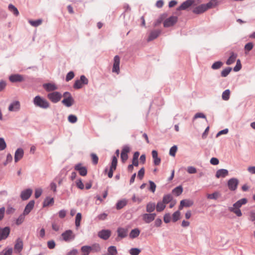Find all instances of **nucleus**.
Masks as SVG:
<instances>
[{"label": "nucleus", "mask_w": 255, "mask_h": 255, "mask_svg": "<svg viewBox=\"0 0 255 255\" xmlns=\"http://www.w3.org/2000/svg\"><path fill=\"white\" fill-rule=\"evenodd\" d=\"M6 147V144L3 138H0V151L4 150Z\"/></svg>", "instance_id": "54"}, {"label": "nucleus", "mask_w": 255, "mask_h": 255, "mask_svg": "<svg viewBox=\"0 0 255 255\" xmlns=\"http://www.w3.org/2000/svg\"><path fill=\"white\" fill-rule=\"evenodd\" d=\"M9 80L11 82H20L24 80L22 75L20 74H12L9 77Z\"/></svg>", "instance_id": "16"}, {"label": "nucleus", "mask_w": 255, "mask_h": 255, "mask_svg": "<svg viewBox=\"0 0 255 255\" xmlns=\"http://www.w3.org/2000/svg\"><path fill=\"white\" fill-rule=\"evenodd\" d=\"M173 200V197L170 194H167L164 195L163 197L162 202L165 204H167L172 201Z\"/></svg>", "instance_id": "37"}, {"label": "nucleus", "mask_w": 255, "mask_h": 255, "mask_svg": "<svg viewBox=\"0 0 255 255\" xmlns=\"http://www.w3.org/2000/svg\"><path fill=\"white\" fill-rule=\"evenodd\" d=\"M155 204L154 203L150 202L148 203L146 206V211L148 213H152L155 209Z\"/></svg>", "instance_id": "31"}, {"label": "nucleus", "mask_w": 255, "mask_h": 255, "mask_svg": "<svg viewBox=\"0 0 255 255\" xmlns=\"http://www.w3.org/2000/svg\"><path fill=\"white\" fill-rule=\"evenodd\" d=\"M140 234V230L138 228L132 229L129 233V237L131 239H134L137 237Z\"/></svg>", "instance_id": "33"}, {"label": "nucleus", "mask_w": 255, "mask_h": 255, "mask_svg": "<svg viewBox=\"0 0 255 255\" xmlns=\"http://www.w3.org/2000/svg\"><path fill=\"white\" fill-rule=\"evenodd\" d=\"M23 248V242L19 238L17 239L14 245V251L16 253H20Z\"/></svg>", "instance_id": "24"}, {"label": "nucleus", "mask_w": 255, "mask_h": 255, "mask_svg": "<svg viewBox=\"0 0 255 255\" xmlns=\"http://www.w3.org/2000/svg\"><path fill=\"white\" fill-rule=\"evenodd\" d=\"M42 190L41 188H37L35 190L34 196L35 198H38L41 195Z\"/></svg>", "instance_id": "62"}, {"label": "nucleus", "mask_w": 255, "mask_h": 255, "mask_svg": "<svg viewBox=\"0 0 255 255\" xmlns=\"http://www.w3.org/2000/svg\"><path fill=\"white\" fill-rule=\"evenodd\" d=\"M238 55L233 52L231 53V55L226 61V64L230 65L235 62Z\"/></svg>", "instance_id": "29"}, {"label": "nucleus", "mask_w": 255, "mask_h": 255, "mask_svg": "<svg viewBox=\"0 0 255 255\" xmlns=\"http://www.w3.org/2000/svg\"><path fill=\"white\" fill-rule=\"evenodd\" d=\"M229 174L228 170L225 169H221L218 170L216 173V177L218 178L220 177L224 178Z\"/></svg>", "instance_id": "25"}, {"label": "nucleus", "mask_w": 255, "mask_h": 255, "mask_svg": "<svg viewBox=\"0 0 255 255\" xmlns=\"http://www.w3.org/2000/svg\"><path fill=\"white\" fill-rule=\"evenodd\" d=\"M20 109V104L18 101H13L10 103L8 108L9 112H17Z\"/></svg>", "instance_id": "9"}, {"label": "nucleus", "mask_w": 255, "mask_h": 255, "mask_svg": "<svg viewBox=\"0 0 255 255\" xmlns=\"http://www.w3.org/2000/svg\"><path fill=\"white\" fill-rule=\"evenodd\" d=\"M194 204L192 200L189 199L182 200L180 201V205L179 207V210L182 209L184 207H189L192 206Z\"/></svg>", "instance_id": "18"}, {"label": "nucleus", "mask_w": 255, "mask_h": 255, "mask_svg": "<svg viewBox=\"0 0 255 255\" xmlns=\"http://www.w3.org/2000/svg\"><path fill=\"white\" fill-rule=\"evenodd\" d=\"M34 200H30L25 207L23 213L26 215H27L34 208Z\"/></svg>", "instance_id": "17"}, {"label": "nucleus", "mask_w": 255, "mask_h": 255, "mask_svg": "<svg viewBox=\"0 0 255 255\" xmlns=\"http://www.w3.org/2000/svg\"><path fill=\"white\" fill-rule=\"evenodd\" d=\"M140 252V250L138 248H131L129 253L131 255H138Z\"/></svg>", "instance_id": "53"}, {"label": "nucleus", "mask_w": 255, "mask_h": 255, "mask_svg": "<svg viewBox=\"0 0 255 255\" xmlns=\"http://www.w3.org/2000/svg\"><path fill=\"white\" fill-rule=\"evenodd\" d=\"M156 207V211L158 212H162L166 207L165 204L162 201L157 202Z\"/></svg>", "instance_id": "34"}, {"label": "nucleus", "mask_w": 255, "mask_h": 255, "mask_svg": "<svg viewBox=\"0 0 255 255\" xmlns=\"http://www.w3.org/2000/svg\"><path fill=\"white\" fill-rule=\"evenodd\" d=\"M178 20V17L176 16H171L166 19L163 22L164 27H169L173 26Z\"/></svg>", "instance_id": "6"}, {"label": "nucleus", "mask_w": 255, "mask_h": 255, "mask_svg": "<svg viewBox=\"0 0 255 255\" xmlns=\"http://www.w3.org/2000/svg\"><path fill=\"white\" fill-rule=\"evenodd\" d=\"M198 118H203V119H206V116L202 113H196L193 118V120H194L196 119H198Z\"/></svg>", "instance_id": "60"}, {"label": "nucleus", "mask_w": 255, "mask_h": 255, "mask_svg": "<svg viewBox=\"0 0 255 255\" xmlns=\"http://www.w3.org/2000/svg\"><path fill=\"white\" fill-rule=\"evenodd\" d=\"M160 33L161 31L160 30H154L151 31L149 35L147 41L149 42L156 39L160 35Z\"/></svg>", "instance_id": "20"}, {"label": "nucleus", "mask_w": 255, "mask_h": 255, "mask_svg": "<svg viewBox=\"0 0 255 255\" xmlns=\"http://www.w3.org/2000/svg\"><path fill=\"white\" fill-rule=\"evenodd\" d=\"M149 183L150 185L149 190L152 193H154L155 189H156V184L154 183V182H153L151 180L149 181Z\"/></svg>", "instance_id": "55"}, {"label": "nucleus", "mask_w": 255, "mask_h": 255, "mask_svg": "<svg viewBox=\"0 0 255 255\" xmlns=\"http://www.w3.org/2000/svg\"><path fill=\"white\" fill-rule=\"evenodd\" d=\"M76 185L77 187L80 189L82 190L84 188V185L81 179H79L76 181Z\"/></svg>", "instance_id": "59"}, {"label": "nucleus", "mask_w": 255, "mask_h": 255, "mask_svg": "<svg viewBox=\"0 0 255 255\" xmlns=\"http://www.w3.org/2000/svg\"><path fill=\"white\" fill-rule=\"evenodd\" d=\"M163 220L165 223H168L170 222L171 216L169 213H166L163 217Z\"/></svg>", "instance_id": "63"}, {"label": "nucleus", "mask_w": 255, "mask_h": 255, "mask_svg": "<svg viewBox=\"0 0 255 255\" xmlns=\"http://www.w3.org/2000/svg\"><path fill=\"white\" fill-rule=\"evenodd\" d=\"M12 248H5L0 253V255H12Z\"/></svg>", "instance_id": "42"}, {"label": "nucleus", "mask_w": 255, "mask_h": 255, "mask_svg": "<svg viewBox=\"0 0 255 255\" xmlns=\"http://www.w3.org/2000/svg\"><path fill=\"white\" fill-rule=\"evenodd\" d=\"M152 156L153 159V163L155 165H158L161 162V159L158 156L157 151L153 150L151 152Z\"/></svg>", "instance_id": "27"}, {"label": "nucleus", "mask_w": 255, "mask_h": 255, "mask_svg": "<svg viewBox=\"0 0 255 255\" xmlns=\"http://www.w3.org/2000/svg\"><path fill=\"white\" fill-rule=\"evenodd\" d=\"M74 103V100L72 96L67 97L62 101V103L67 107L72 106Z\"/></svg>", "instance_id": "22"}, {"label": "nucleus", "mask_w": 255, "mask_h": 255, "mask_svg": "<svg viewBox=\"0 0 255 255\" xmlns=\"http://www.w3.org/2000/svg\"><path fill=\"white\" fill-rule=\"evenodd\" d=\"M33 103L36 107L44 109H47L50 106L49 102L46 99L39 95L34 98Z\"/></svg>", "instance_id": "2"}, {"label": "nucleus", "mask_w": 255, "mask_h": 255, "mask_svg": "<svg viewBox=\"0 0 255 255\" xmlns=\"http://www.w3.org/2000/svg\"><path fill=\"white\" fill-rule=\"evenodd\" d=\"M180 212L179 211L175 212L172 215V221L174 222H176L180 219Z\"/></svg>", "instance_id": "50"}, {"label": "nucleus", "mask_w": 255, "mask_h": 255, "mask_svg": "<svg viewBox=\"0 0 255 255\" xmlns=\"http://www.w3.org/2000/svg\"><path fill=\"white\" fill-rule=\"evenodd\" d=\"M24 155L23 150L21 148H18L16 149L14 154V161L18 162L22 158Z\"/></svg>", "instance_id": "21"}, {"label": "nucleus", "mask_w": 255, "mask_h": 255, "mask_svg": "<svg viewBox=\"0 0 255 255\" xmlns=\"http://www.w3.org/2000/svg\"><path fill=\"white\" fill-rule=\"evenodd\" d=\"M144 175V168L142 167L138 172L137 177L140 179H142Z\"/></svg>", "instance_id": "61"}, {"label": "nucleus", "mask_w": 255, "mask_h": 255, "mask_svg": "<svg viewBox=\"0 0 255 255\" xmlns=\"http://www.w3.org/2000/svg\"><path fill=\"white\" fill-rule=\"evenodd\" d=\"M239 180L235 178H232L229 180L228 182V186L229 189L231 191H235L237 189Z\"/></svg>", "instance_id": "11"}, {"label": "nucleus", "mask_w": 255, "mask_h": 255, "mask_svg": "<svg viewBox=\"0 0 255 255\" xmlns=\"http://www.w3.org/2000/svg\"><path fill=\"white\" fill-rule=\"evenodd\" d=\"M10 231V228L8 227L0 228V241L2 240H5L8 237Z\"/></svg>", "instance_id": "10"}, {"label": "nucleus", "mask_w": 255, "mask_h": 255, "mask_svg": "<svg viewBox=\"0 0 255 255\" xmlns=\"http://www.w3.org/2000/svg\"><path fill=\"white\" fill-rule=\"evenodd\" d=\"M182 192L183 188L180 185L175 187L172 191V193L176 196H178L181 195Z\"/></svg>", "instance_id": "35"}, {"label": "nucleus", "mask_w": 255, "mask_h": 255, "mask_svg": "<svg viewBox=\"0 0 255 255\" xmlns=\"http://www.w3.org/2000/svg\"><path fill=\"white\" fill-rule=\"evenodd\" d=\"M232 70V68L231 67H227L224 70H223L221 72V75L222 77H227L230 72Z\"/></svg>", "instance_id": "45"}, {"label": "nucleus", "mask_w": 255, "mask_h": 255, "mask_svg": "<svg viewBox=\"0 0 255 255\" xmlns=\"http://www.w3.org/2000/svg\"><path fill=\"white\" fill-rule=\"evenodd\" d=\"M156 216L155 213H151L149 214L145 213L142 215V219L146 223H150L152 221H153Z\"/></svg>", "instance_id": "13"}, {"label": "nucleus", "mask_w": 255, "mask_h": 255, "mask_svg": "<svg viewBox=\"0 0 255 255\" xmlns=\"http://www.w3.org/2000/svg\"><path fill=\"white\" fill-rule=\"evenodd\" d=\"M68 120L69 122L72 124H74L77 122V118L74 115H70L68 117Z\"/></svg>", "instance_id": "52"}, {"label": "nucleus", "mask_w": 255, "mask_h": 255, "mask_svg": "<svg viewBox=\"0 0 255 255\" xmlns=\"http://www.w3.org/2000/svg\"><path fill=\"white\" fill-rule=\"evenodd\" d=\"M128 203V200L126 199H124L118 201L116 204V208L118 210H120L123 208L127 205Z\"/></svg>", "instance_id": "30"}, {"label": "nucleus", "mask_w": 255, "mask_h": 255, "mask_svg": "<svg viewBox=\"0 0 255 255\" xmlns=\"http://www.w3.org/2000/svg\"><path fill=\"white\" fill-rule=\"evenodd\" d=\"M120 58L118 55H116L114 58V64L112 69V72L116 73L117 74L120 73Z\"/></svg>", "instance_id": "8"}, {"label": "nucleus", "mask_w": 255, "mask_h": 255, "mask_svg": "<svg viewBox=\"0 0 255 255\" xmlns=\"http://www.w3.org/2000/svg\"><path fill=\"white\" fill-rule=\"evenodd\" d=\"M82 219V215L80 213H78L76 214L75 218V226L78 228L80 225V222Z\"/></svg>", "instance_id": "46"}, {"label": "nucleus", "mask_w": 255, "mask_h": 255, "mask_svg": "<svg viewBox=\"0 0 255 255\" xmlns=\"http://www.w3.org/2000/svg\"><path fill=\"white\" fill-rule=\"evenodd\" d=\"M25 216L26 215L24 214V213L20 214L16 220V224L17 225H19L21 224L22 222L24 221Z\"/></svg>", "instance_id": "47"}, {"label": "nucleus", "mask_w": 255, "mask_h": 255, "mask_svg": "<svg viewBox=\"0 0 255 255\" xmlns=\"http://www.w3.org/2000/svg\"><path fill=\"white\" fill-rule=\"evenodd\" d=\"M230 91L229 89L225 90L222 95V98L224 101H227L230 98Z\"/></svg>", "instance_id": "41"}, {"label": "nucleus", "mask_w": 255, "mask_h": 255, "mask_svg": "<svg viewBox=\"0 0 255 255\" xmlns=\"http://www.w3.org/2000/svg\"><path fill=\"white\" fill-rule=\"evenodd\" d=\"M117 163H118V159H117V156H113L110 168L108 173V176L110 178H112L113 176V172L115 170H116V169L117 168Z\"/></svg>", "instance_id": "7"}, {"label": "nucleus", "mask_w": 255, "mask_h": 255, "mask_svg": "<svg viewBox=\"0 0 255 255\" xmlns=\"http://www.w3.org/2000/svg\"><path fill=\"white\" fill-rule=\"evenodd\" d=\"M242 68V64L240 59H238L237 61L236 65L234 68V71L238 72L240 71Z\"/></svg>", "instance_id": "56"}, {"label": "nucleus", "mask_w": 255, "mask_h": 255, "mask_svg": "<svg viewBox=\"0 0 255 255\" xmlns=\"http://www.w3.org/2000/svg\"><path fill=\"white\" fill-rule=\"evenodd\" d=\"M206 8L203 4H202L198 6L195 7L193 10V12L195 14H201L205 12Z\"/></svg>", "instance_id": "28"}, {"label": "nucleus", "mask_w": 255, "mask_h": 255, "mask_svg": "<svg viewBox=\"0 0 255 255\" xmlns=\"http://www.w3.org/2000/svg\"><path fill=\"white\" fill-rule=\"evenodd\" d=\"M61 237L63 241L69 243L75 239V235L72 230H67L61 234Z\"/></svg>", "instance_id": "3"}, {"label": "nucleus", "mask_w": 255, "mask_h": 255, "mask_svg": "<svg viewBox=\"0 0 255 255\" xmlns=\"http://www.w3.org/2000/svg\"><path fill=\"white\" fill-rule=\"evenodd\" d=\"M62 94L59 92H53L47 95V98L53 103H57L61 100Z\"/></svg>", "instance_id": "5"}, {"label": "nucleus", "mask_w": 255, "mask_h": 255, "mask_svg": "<svg viewBox=\"0 0 255 255\" xmlns=\"http://www.w3.org/2000/svg\"><path fill=\"white\" fill-rule=\"evenodd\" d=\"M91 247V251L94 253H99L101 250V248L99 244H94Z\"/></svg>", "instance_id": "39"}, {"label": "nucleus", "mask_w": 255, "mask_h": 255, "mask_svg": "<svg viewBox=\"0 0 255 255\" xmlns=\"http://www.w3.org/2000/svg\"><path fill=\"white\" fill-rule=\"evenodd\" d=\"M248 202L246 198H242L233 204V207H229L230 212L235 214L238 217H241L242 215L240 208L242 205L246 204Z\"/></svg>", "instance_id": "1"}, {"label": "nucleus", "mask_w": 255, "mask_h": 255, "mask_svg": "<svg viewBox=\"0 0 255 255\" xmlns=\"http://www.w3.org/2000/svg\"><path fill=\"white\" fill-rule=\"evenodd\" d=\"M219 196V193L218 192H215L212 194L207 195V198L210 199L216 200Z\"/></svg>", "instance_id": "51"}, {"label": "nucleus", "mask_w": 255, "mask_h": 255, "mask_svg": "<svg viewBox=\"0 0 255 255\" xmlns=\"http://www.w3.org/2000/svg\"><path fill=\"white\" fill-rule=\"evenodd\" d=\"M117 254L118 251L115 246H110L108 248V255H116Z\"/></svg>", "instance_id": "40"}, {"label": "nucleus", "mask_w": 255, "mask_h": 255, "mask_svg": "<svg viewBox=\"0 0 255 255\" xmlns=\"http://www.w3.org/2000/svg\"><path fill=\"white\" fill-rule=\"evenodd\" d=\"M32 193V190L30 188H27L21 192L20 197L22 200L25 201L28 200Z\"/></svg>", "instance_id": "12"}, {"label": "nucleus", "mask_w": 255, "mask_h": 255, "mask_svg": "<svg viewBox=\"0 0 255 255\" xmlns=\"http://www.w3.org/2000/svg\"><path fill=\"white\" fill-rule=\"evenodd\" d=\"M128 232V229L119 227L117 229V233L119 237L124 238L127 236Z\"/></svg>", "instance_id": "26"}, {"label": "nucleus", "mask_w": 255, "mask_h": 255, "mask_svg": "<svg viewBox=\"0 0 255 255\" xmlns=\"http://www.w3.org/2000/svg\"><path fill=\"white\" fill-rule=\"evenodd\" d=\"M223 64V63L221 61H216L212 64L211 68L214 70H217L220 69L222 66Z\"/></svg>", "instance_id": "44"}, {"label": "nucleus", "mask_w": 255, "mask_h": 255, "mask_svg": "<svg viewBox=\"0 0 255 255\" xmlns=\"http://www.w3.org/2000/svg\"><path fill=\"white\" fill-rule=\"evenodd\" d=\"M43 87L47 92H53L58 89L57 86L55 84L51 83L44 84Z\"/></svg>", "instance_id": "19"}, {"label": "nucleus", "mask_w": 255, "mask_h": 255, "mask_svg": "<svg viewBox=\"0 0 255 255\" xmlns=\"http://www.w3.org/2000/svg\"><path fill=\"white\" fill-rule=\"evenodd\" d=\"M111 235V232L109 230H102L99 232L98 237L101 239L107 240H108Z\"/></svg>", "instance_id": "14"}, {"label": "nucleus", "mask_w": 255, "mask_h": 255, "mask_svg": "<svg viewBox=\"0 0 255 255\" xmlns=\"http://www.w3.org/2000/svg\"><path fill=\"white\" fill-rule=\"evenodd\" d=\"M254 47L253 43L252 42H249L247 43L245 46V54H247L248 52L251 51Z\"/></svg>", "instance_id": "48"}, {"label": "nucleus", "mask_w": 255, "mask_h": 255, "mask_svg": "<svg viewBox=\"0 0 255 255\" xmlns=\"http://www.w3.org/2000/svg\"><path fill=\"white\" fill-rule=\"evenodd\" d=\"M8 10L11 12L15 16H18L19 14L17 8L12 4H9L8 5Z\"/></svg>", "instance_id": "32"}, {"label": "nucleus", "mask_w": 255, "mask_h": 255, "mask_svg": "<svg viewBox=\"0 0 255 255\" xmlns=\"http://www.w3.org/2000/svg\"><path fill=\"white\" fill-rule=\"evenodd\" d=\"M74 77V73L73 71H70L69 72H68L67 75H66V81L67 82H68L69 81H70L71 80H72Z\"/></svg>", "instance_id": "57"}, {"label": "nucleus", "mask_w": 255, "mask_h": 255, "mask_svg": "<svg viewBox=\"0 0 255 255\" xmlns=\"http://www.w3.org/2000/svg\"><path fill=\"white\" fill-rule=\"evenodd\" d=\"M177 150V145H173L172 146L170 150H169V155L171 156L174 157L175 156L176 152Z\"/></svg>", "instance_id": "49"}, {"label": "nucleus", "mask_w": 255, "mask_h": 255, "mask_svg": "<svg viewBox=\"0 0 255 255\" xmlns=\"http://www.w3.org/2000/svg\"><path fill=\"white\" fill-rule=\"evenodd\" d=\"M88 84V79L84 75H81L79 80L75 81L73 88L75 89H79L82 87L83 85H87Z\"/></svg>", "instance_id": "4"}, {"label": "nucleus", "mask_w": 255, "mask_h": 255, "mask_svg": "<svg viewBox=\"0 0 255 255\" xmlns=\"http://www.w3.org/2000/svg\"><path fill=\"white\" fill-rule=\"evenodd\" d=\"M194 2L193 0H187L183 2L177 8V10H185L190 6Z\"/></svg>", "instance_id": "23"}, {"label": "nucleus", "mask_w": 255, "mask_h": 255, "mask_svg": "<svg viewBox=\"0 0 255 255\" xmlns=\"http://www.w3.org/2000/svg\"><path fill=\"white\" fill-rule=\"evenodd\" d=\"M92 159V162L94 164L96 165L98 162L99 158L98 156L94 153H91V154Z\"/></svg>", "instance_id": "58"}, {"label": "nucleus", "mask_w": 255, "mask_h": 255, "mask_svg": "<svg viewBox=\"0 0 255 255\" xmlns=\"http://www.w3.org/2000/svg\"><path fill=\"white\" fill-rule=\"evenodd\" d=\"M47 247L49 249H53L55 247V243L53 240L49 241L47 242Z\"/></svg>", "instance_id": "64"}, {"label": "nucleus", "mask_w": 255, "mask_h": 255, "mask_svg": "<svg viewBox=\"0 0 255 255\" xmlns=\"http://www.w3.org/2000/svg\"><path fill=\"white\" fill-rule=\"evenodd\" d=\"M42 20L38 19L36 20H29L28 22L33 26L37 27L42 23Z\"/></svg>", "instance_id": "43"}, {"label": "nucleus", "mask_w": 255, "mask_h": 255, "mask_svg": "<svg viewBox=\"0 0 255 255\" xmlns=\"http://www.w3.org/2000/svg\"><path fill=\"white\" fill-rule=\"evenodd\" d=\"M75 170L79 171V174L83 176H86L87 174V169L86 167L82 166L81 163H78L75 166Z\"/></svg>", "instance_id": "15"}, {"label": "nucleus", "mask_w": 255, "mask_h": 255, "mask_svg": "<svg viewBox=\"0 0 255 255\" xmlns=\"http://www.w3.org/2000/svg\"><path fill=\"white\" fill-rule=\"evenodd\" d=\"M81 250L82 253V255H89L91 252V247L89 246H84L82 247Z\"/></svg>", "instance_id": "36"}, {"label": "nucleus", "mask_w": 255, "mask_h": 255, "mask_svg": "<svg viewBox=\"0 0 255 255\" xmlns=\"http://www.w3.org/2000/svg\"><path fill=\"white\" fill-rule=\"evenodd\" d=\"M54 203V199L50 197H46L43 202L44 207L48 206Z\"/></svg>", "instance_id": "38"}]
</instances>
